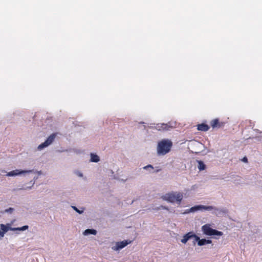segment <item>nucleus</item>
<instances>
[{"mask_svg": "<svg viewBox=\"0 0 262 262\" xmlns=\"http://www.w3.org/2000/svg\"><path fill=\"white\" fill-rule=\"evenodd\" d=\"M31 172V170H23L20 169H15L7 173L6 176L8 177H13L19 175L23 173H26Z\"/></svg>", "mask_w": 262, "mask_h": 262, "instance_id": "6e6552de", "label": "nucleus"}, {"mask_svg": "<svg viewBox=\"0 0 262 262\" xmlns=\"http://www.w3.org/2000/svg\"><path fill=\"white\" fill-rule=\"evenodd\" d=\"M172 146V142L168 139H163L159 142L157 152L159 155H165L169 152Z\"/></svg>", "mask_w": 262, "mask_h": 262, "instance_id": "f257e3e1", "label": "nucleus"}, {"mask_svg": "<svg viewBox=\"0 0 262 262\" xmlns=\"http://www.w3.org/2000/svg\"><path fill=\"white\" fill-rule=\"evenodd\" d=\"M148 168H151V169H154V167L151 165H148L144 167V168L145 169H147Z\"/></svg>", "mask_w": 262, "mask_h": 262, "instance_id": "a211bd4d", "label": "nucleus"}, {"mask_svg": "<svg viewBox=\"0 0 262 262\" xmlns=\"http://www.w3.org/2000/svg\"><path fill=\"white\" fill-rule=\"evenodd\" d=\"M192 238H194L193 243L194 244L198 239H199V237L197 235L192 232H189L184 235L183 238L181 239V242L185 244L189 239Z\"/></svg>", "mask_w": 262, "mask_h": 262, "instance_id": "39448f33", "label": "nucleus"}, {"mask_svg": "<svg viewBox=\"0 0 262 262\" xmlns=\"http://www.w3.org/2000/svg\"><path fill=\"white\" fill-rule=\"evenodd\" d=\"M57 135V133H53L51 134L43 143H41L38 146V149L39 150H41L50 145L54 141Z\"/></svg>", "mask_w": 262, "mask_h": 262, "instance_id": "20e7f679", "label": "nucleus"}, {"mask_svg": "<svg viewBox=\"0 0 262 262\" xmlns=\"http://www.w3.org/2000/svg\"><path fill=\"white\" fill-rule=\"evenodd\" d=\"M210 125L213 129L220 128L225 125V122L220 121L219 118H215L210 121Z\"/></svg>", "mask_w": 262, "mask_h": 262, "instance_id": "0eeeda50", "label": "nucleus"}, {"mask_svg": "<svg viewBox=\"0 0 262 262\" xmlns=\"http://www.w3.org/2000/svg\"><path fill=\"white\" fill-rule=\"evenodd\" d=\"M196 242H198V244L199 246H203L206 244H211L212 243L211 240L206 239H200V238Z\"/></svg>", "mask_w": 262, "mask_h": 262, "instance_id": "f8f14e48", "label": "nucleus"}, {"mask_svg": "<svg viewBox=\"0 0 262 262\" xmlns=\"http://www.w3.org/2000/svg\"><path fill=\"white\" fill-rule=\"evenodd\" d=\"M202 230L204 234L208 236L216 235L221 236L223 235L222 232L211 228L209 224H205L203 226Z\"/></svg>", "mask_w": 262, "mask_h": 262, "instance_id": "7ed1b4c3", "label": "nucleus"}, {"mask_svg": "<svg viewBox=\"0 0 262 262\" xmlns=\"http://www.w3.org/2000/svg\"><path fill=\"white\" fill-rule=\"evenodd\" d=\"M3 172H6L5 170H2V171Z\"/></svg>", "mask_w": 262, "mask_h": 262, "instance_id": "5701e85b", "label": "nucleus"}, {"mask_svg": "<svg viewBox=\"0 0 262 262\" xmlns=\"http://www.w3.org/2000/svg\"><path fill=\"white\" fill-rule=\"evenodd\" d=\"M162 208H164V209H167L165 207H163V206H161Z\"/></svg>", "mask_w": 262, "mask_h": 262, "instance_id": "4be33fe9", "label": "nucleus"}, {"mask_svg": "<svg viewBox=\"0 0 262 262\" xmlns=\"http://www.w3.org/2000/svg\"><path fill=\"white\" fill-rule=\"evenodd\" d=\"M242 161L244 162H246L247 163L248 162V159L247 158V157H245L243 158V159H242Z\"/></svg>", "mask_w": 262, "mask_h": 262, "instance_id": "aec40b11", "label": "nucleus"}, {"mask_svg": "<svg viewBox=\"0 0 262 262\" xmlns=\"http://www.w3.org/2000/svg\"><path fill=\"white\" fill-rule=\"evenodd\" d=\"M209 128L210 127L205 123H201L197 125V129L200 131L206 132Z\"/></svg>", "mask_w": 262, "mask_h": 262, "instance_id": "9b49d317", "label": "nucleus"}, {"mask_svg": "<svg viewBox=\"0 0 262 262\" xmlns=\"http://www.w3.org/2000/svg\"><path fill=\"white\" fill-rule=\"evenodd\" d=\"M155 128L160 131H166L169 130L170 129L173 128V126L171 125L170 123H159L156 125Z\"/></svg>", "mask_w": 262, "mask_h": 262, "instance_id": "423d86ee", "label": "nucleus"}, {"mask_svg": "<svg viewBox=\"0 0 262 262\" xmlns=\"http://www.w3.org/2000/svg\"><path fill=\"white\" fill-rule=\"evenodd\" d=\"M96 233H97V231L96 230L90 229H88L85 230L83 232V234L85 235H89L90 234L96 235Z\"/></svg>", "mask_w": 262, "mask_h": 262, "instance_id": "ddd939ff", "label": "nucleus"}, {"mask_svg": "<svg viewBox=\"0 0 262 262\" xmlns=\"http://www.w3.org/2000/svg\"><path fill=\"white\" fill-rule=\"evenodd\" d=\"M72 207H73V208L75 210H76V211L77 212H78L79 213H81L83 212L82 211H80V210H78V209L76 207H75V206H73Z\"/></svg>", "mask_w": 262, "mask_h": 262, "instance_id": "6ab92c4d", "label": "nucleus"}, {"mask_svg": "<svg viewBox=\"0 0 262 262\" xmlns=\"http://www.w3.org/2000/svg\"><path fill=\"white\" fill-rule=\"evenodd\" d=\"M100 159L98 156L94 154H91V161L93 162H98Z\"/></svg>", "mask_w": 262, "mask_h": 262, "instance_id": "4468645a", "label": "nucleus"}, {"mask_svg": "<svg viewBox=\"0 0 262 262\" xmlns=\"http://www.w3.org/2000/svg\"><path fill=\"white\" fill-rule=\"evenodd\" d=\"M1 226V230L4 232V233L8 231V227H7L6 225H5L4 224H1L0 225Z\"/></svg>", "mask_w": 262, "mask_h": 262, "instance_id": "f3484780", "label": "nucleus"}, {"mask_svg": "<svg viewBox=\"0 0 262 262\" xmlns=\"http://www.w3.org/2000/svg\"><path fill=\"white\" fill-rule=\"evenodd\" d=\"M183 194L181 192H171L163 195L162 199L170 203L177 202L180 204L183 199Z\"/></svg>", "mask_w": 262, "mask_h": 262, "instance_id": "f03ea898", "label": "nucleus"}, {"mask_svg": "<svg viewBox=\"0 0 262 262\" xmlns=\"http://www.w3.org/2000/svg\"><path fill=\"white\" fill-rule=\"evenodd\" d=\"M28 229V226L26 225V226H24L20 228H13L11 229V230H13V231H15V230L24 231Z\"/></svg>", "mask_w": 262, "mask_h": 262, "instance_id": "dca6fc26", "label": "nucleus"}, {"mask_svg": "<svg viewBox=\"0 0 262 262\" xmlns=\"http://www.w3.org/2000/svg\"><path fill=\"white\" fill-rule=\"evenodd\" d=\"M131 241L128 242L127 240L123 241L122 242H117L116 244V250H119L122 249L127 246L128 244L130 243Z\"/></svg>", "mask_w": 262, "mask_h": 262, "instance_id": "9d476101", "label": "nucleus"}, {"mask_svg": "<svg viewBox=\"0 0 262 262\" xmlns=\"http://www.w3.org/2000/svg\"><path fill=\"white\" fill-rule=\"evenodd\" d=\"M4 232H3L1 230H0V236L3 237L4 235Z\"/></svg>", "mask_w": 262, "mask_h": 262, "instance_id": "412c9836", "label": "nucleus"}, {"mask_svg": "<svg viewBox=\"0 0 262 262\" xmlns=\"http://www.w3.org/2000/svg\"><path fill=\"white\" fill-rule=\"evenodd\" d=\"M206 166L203 163V162L201 161H198V168L200 170H203L205 169Z\"/></svg>", "mask_w": 262, "mask_h": 262, "instance_id": "2eb2a0df", "label": "nucleus"}, {"mask_svg": "<svg viewBox=\"0 0 262 262\" xmlns=\"http://www.w3.org/2000/svg\"><path fill=\"white\" fill-rule=\"evenodd\" d=\"M213 209V207L211 206H204V205H196L193 207H192L189 211L190 212H195L199 210H211Z\"/></svg>", "mask_w": 262, "mask_h": 262, "instance_id": "1a4fd4ad", "label": "nucleus"}]
</instances>
